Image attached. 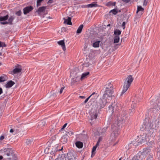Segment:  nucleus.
I'll list each match as a JSON object with an SVG mask.
<instances>
[{"label": "nucleus", "instance_id": "obj_1", "mask_svg": "<svg viewBox=\"0 0 160 160\" xmlns=\"http://www.w3.org/2000/svg\"><path fill=\"white\" fill-rule=\"evenodd\" d=\"M126 118L124 116L122 115L121 117L120 115H118L116 121H115V123L112 125V132L111 135V139L113 142L115 140L116 138L119 134L118 129L120 125V123L121 121L125 120Z\"/></svg>", "mask_w": 160, "mask_h": 160}, {"label": "nucleus", "instance_id": "obj_2", "mask_svg": "<svg viewBox=\"0 0 160 160\" xmlns=\"http://www.w3.org/2000/svg\"><path fill=\"white\" fill-rule=\"evenodd\" d=\"M150 152V150L147 148H144L143 151L139 154H138L136 156L137 159L138 160H142L144 159L146 156Z\"/></svg>", "mask_w": 160, "mask_h": 160}, {"label": "nucleus", "instance_id": "obj_3", "mask_svg": "<svg viewBox=\"0 0 160 160\" xmlns=\"http://www.w3.org/2000/svg\"><path fill=\"white\" fill-rule=\"evenodd\" d=\"M107 102V99L102 97V98L100 100L99 102L98 103L96 106V109H100L104 108Z\"/></svg>", "mask_w": 160, "mask_h": 160}, {"label": "nucleus", "instance_id": "obj_4", "mask_svg": "<svg viewBox=\"0 0 160 160\" xmlns=\"http://www.w3.org/2000/svg\"><path fill=\"white\" fill-rule=\"evenodd\" d=\"M113 89H111V90L109 89L105 90L102 97L105 98L107 99L108 98H112V97H114V95H113Z\"/></svg>", "mask_w": 160, "mask_h": 160}, {"label": "nucleus", "instance_id": "obj_5", "mask_svg": "<svg viewBox=\"0 0 160 160\" xmlns=\"http://www.w3.org/2000/svg\"><path fill=\"white\" fill-rule=\"evenodd\" d=\"M98 111H90L89 112L90 117L91 120L96 119L98 116Z\"/></svg>", "mask_w": 160, "mask_h": 160}, {"label": "nucleus", "instance_id": "obj_6", "mask_svg": "<svg viewBox=\"0 0 160 160\" xmlns=\"http://www.w3.org/2000/svg\"><path fill=\"white\" fill-rule=\"evenodd\" d=\"M15 16L14 15H11L8 20V22L5 21L2 22L1 23L2 25H5L6 24H9L10 25H12V22L13 20L15 18Z\"/></svg>", "mask_w": 160, "mask_h": 160}, {"label": "nucleus", "instance_id": "obj_7", "mask_svg": "<svg viewBox=\"0 0 160 160\" xmlns=\"http://www.w3.org/2000/svg\"><path fill=\"white\" fill-rule=\"evenodd\" d=\"M33 9V8L31 6H28L25 7L23 9V13L26 15L31 11Z\"/></svg>", "mask_w": 160, "mask_h": 160}, {"label": "nucleus", "instance_id": "obj_8", "mask_svg": "<svg viewBox=\"0 0 160 160\" xmlns=\"http://www.w3.org/2000/svg\"><path fill=\"white\" fill-rule=\"evenodd\" d=\"M4 155H7V156H10V157L8 158V159L11 160H17V158L16 155L10 152L8 153L7 152H6L5 153Z\"/></svg>", "mask_w": 160, "mask_h": 160}, {"label": "nucleus", "instance_id": "obj_9", "mask_svg": "<svg viewBox=\"0 0 160 160\" xmlns=\"http://www.w3.org/2000/svg\"><path fill=\"white\" fill-rule=\"evenodd\" d=\"M22 68L20 66H15V68L11 72V74L12 75H14L21 72Z\"/></svg>", "mask_w": 160, "mask_h": 160}, {"label": "nucleus", "instance_id": "obj_10", "mask_svg": "<svg viewBox=\"0 0 160 160\" xmlns=\"http://www.w3.org/2000/svg\"><path fill=\"white\" fill-rule=\"evenodd\" d=\"M133 80V78L132 75H130L128 76L126 79V82L124 83L130 86Z\"/></svg>", "mask_w": 160, "mask_h": 160}, {"label": "nucleus", "instance_id": "obj_11", "mask_svg": "<svg viewBox=\"0 0 160 160\" xmlns=\"http://www.w3.org/2000/svg\"><path fill=\"white\" fill-rule=\"evenodd\" d=\"M146 139L147 135L146 134H143L142 135L140 136L139 141L138 143L139 144L140 142V144H142V143L145 142L146 141Z\"/></svg>", "mask_w": 160, "mask_h": 160}, {"label": "nucleus", "instance_id": "obj_12", "mask_svg": "<svg viewBox=\"0 0 160 160\" xmlns=\"http://www.w3.org/2000/svg\"><path fill=\"white\" fill-rule=\"evenodd\" d=\"M46 7H41V18H44V16L43 15H46L47 14L48 12L46 10Z\"/></svg>", "mask_w": 160, "mask_h": 160}, {"label": "nucleus", "instance_id": "obj_13", "mask_svg": "<svg viewBox=\"0 0 160 160\" xmlns=\"http://www.w3.org/2000/svg\"><path fill=\"white\" fill-rule=\"evenodd\" d=\"M105 90L109 89L111 90V89H113V85L112 84L111 82L110 81L107 82V84L105 85Z\"/></svg>", "mask_w": 160, "mask_h": 160}, {"label": "nucleus", "instance_id": "obj_14", "mask_svg": "<svg viewBox=\"0 0 160 160\" xmlns=\"http://www.w3.org/2000/svg\"><path fill=\"white\" fill-rule=\"evenodd\" d=\"M98 97V95L97 93L95 92V94H94L92 97H91L92 98L90 100L89 103L91 105H92V103L95 102V101L97 98Z\"/></svg>", "mask_w": 160, "mask_h": 160}, {"label": "nucleus", "instance_id": "obj_15", "mask_svg": "<svg viewBox=\"0 0 160 160\" xmlns=\"http://www.w3.org/2000/svg\"><path fill=\"white\" fill-rule=\"evenodd\" d=\"M151 107V109H155L157 110L160 109V102H158V103H155L152 105Z\"/></svg>", "mask_w": 160, "mask_h": 160}, {"label": "nucleus", "instance_id": "obj_16", "mask_svg": "<svg viewBox=\"0 0 160 160\" xmlns=\"http://www.w3.org/2000/svg\"><path fill=\"white\" fill-rule=\"evenodd\" d=\"M137 99V98L136 97L135 98H134V101H133L132 102V103L131 105V108L132 110L136 109V107L137 106L136 103H137L138 102Z\"/></svg>", "mask_w": 160, "mask_h": 160}, {"label": "nucleus", "instance_id": "obj_17", "mask_svg": "<svg viewBox=\"0 0 160 160\" xmlns=\"http://www.w3.org/2000/svg\"><path fill=\"white\" fill-rule=\"evenodd\" d=\"M130 86L124 83V85L123 88V90L121 92V95H122L124 93H125L128 90Z\"/></svg>", "mask_w": 160, "mask_h": 160}, {"label": "nucleus", "instance_id": "obj_18", "mask_svg": "<svg viewBox=\"0 0 160 160\" xmlns=\"http://www.w3.org/2000/svg\"><path fill=\"white\" fill-rule=\"evenodd\" d=\"M64 23L69 25H72V23L71 22V17H68L67 19L64 18Z\"/></svg>", "mask_w": 160, "mask_h": 160}, {"label": "nucleus", "instance_id": "obj_19", "mask_svg": "<svg viewBox=\"0 0 160 160\" xmlns=\"http://www.w3.org/2000/svg\"><path fill=\"white\" fill-rule=\"evenodd\" d=\"M15 82L12 80L9 81L6 85V87L7 88H10L14 84Z\"/></svg>", "mask_w": 160, "mask_h": 160}, {"label": "nucleus", "instance_id": "obj_20", "mask_svg": "<svg viewBox=\"0 0 160 160\" xmlns=\"http://www.w3.org/2000/svg\"><path fill=\"white\" fill-rule=\"evenodd\" d=\"M144 9L141 6H138L137 7V13L140 12L141 14H142L143 12Z\"/></svg>", "mask_w": 160, "mask_h": 160}, {"label": "nucleus", "instance_id": "obj_21", "mask_svg": "<svg viewBox=\"0 0 160 160\" xmlns=\"http://www.w3.org/2000/svg\"><path fill=\"white\" fill-rule=\"evenodd\" d=\"M75 145L76 147L79 148H81L83 146V143L80 141H77L76 142Z\"/></svg>", "mask_w": 160, "mask_h": 160}, {"label": "nucleus", "instance_id": "obj_22", "mask_svg": "<svg viewBox=\"0 0 160 160\" xmlns=\"http://www.w3.org/2000/svg\"><path fill=\"white\" fill-rule=\"evenodd\" d=\"M89 74V72H87L83 73L80 79L81 80L84 79L85 78H87V76Z\"/></svg>", "mask_w": 160, "mask_h": 160}, {"label": "nucleus", "instance_id": "obj_23", "mask_svg": "<svg viewBox=\"0 0 160 160\" xmlns=\"http://www.w3.org/2000/svg\"><path fill=\"white\" fill-rule=\"evenodd\" d=\"M9 18V16L8 14L4 16H0V22H1L2 21L7 20Z\"/></svg>", "mask_w": 160, "mask_h": 160}, {"label": "nucleus", "instance_id": "obj_24", "mask_svg": "<svg viewBox=\"0 0 160 160\" xmlns=\"http://www.w3.org/2000/svg\"><path fill=\"white\" fill-rule=\"evenodd\" d=\"M98 6V4H97V2H93L92 3L88 4L87 5V7L89 8H92V7H97Z\"/></svg>", "mask_w": 160, "mask_h": 160}, {"label": "nucleus", "instance_id": "obj_25", "mask_svg": "<svg viewBox=\"0 0 160 160\" xmlns=\"http://www.w3.org/2000/svg\"><path fill=\"white\" fill-rule=\"evenodd\" d=\"M58 44L61 45L63 50L65 49V45L64 41L63 40H61L58 42Z\"/></svg>", "mask_w": 160, "mask_h": 160}, {"label": "nucleus", "instance_id": "obj_26", "mask_svg": "<svg viewBox=\"0 0 160 160\" xmlns=\"http://www.w3.org/2000/svg\"><path fill=\"white\" fill-rule=\"evenodd\" d=\"M99 145H97V144H96V145L93 147L92 151L91 157H93L95 155V151L96 150L97 147Z\"/></svg>", "mask_w": 160, "mask_h": 160}, {"label": "nucleus", "instance_id": "obj_27", "mask_svg": "<svg viewBox=\"0 0 160 160\" xmlns=\"http://www.w3.org/2000/svg\"><path fill=\"white\" fill-rule=\"evenodd\" d=\"M100 41H97L93 44L92 46L94 48H98L99 47L100 43Z\"/></svg>", "mask_w": 160, "mask_h": 160}, {"label": "nucleus", "instance_id": "obj_28", "mask_svg": "<svg viewBox=\"0 0 160 160\" xmlns=\"http://www.w3.org/2000/svg\"><path fill=\"white\" fill-rule=\"evenodd\" d=\"M83 27V25L82 24L81 25L77 30V33L78 34L81 33Z\"/></svg>", "mask_w": 160, "mask_h": 160}, {"label": "nucleus", "instance_id": "obj_29", "mask_svg": "<svg viewBox=\"0 0 160 160\" xmlns=\"http://www.w3.org/2000/svg\"><path fill=\"white\" fill-rule=\"evenodd\" d=\"M121 33V32L118 29H116L114 31V34L117 36L120 35Z\"/></svg>", "mask_w": 160, "mask_h": 160}, {"label": "nucleus", "instance_id": "obj_30", "mask_svg": "<svg viewBox=\"0 0 160 160\" xmlns=\"http://www.w3.org/2000/svg\"><path fill=\"white\" fill-rule=\"evenodd\" d=\"M119 37L118 36H116L114 38V43H117L119 41Z\"/></svg>", "mask_w": 160, "mask_h": 160}, {"label": "nucleus", "instance_id": "obj_31", "mask_svg": "<svg viewBox=\"0 0 160 160\" xmlns=\"http://www.w3.org/2000/svg\"><path fill=\"white\" fill-rule=\"evenodd\" d=\"M61 140V142L63 143L67 142V140L65 135L63 136L62 137Z\"/></svg>", "mask_w": 160, "mask_h": 160}, {"label": "nucleus", "instance_id": "obj_32", "mask_svg": "<svg viewBox=\"0 0 160 160\" xmlns=\"http://www.w3.org/2000/svg\"><path fill=\"white\" fill-rule=\"evenodd\" d=\"M115 4H116V2H108L106 4V5L107 6H115Z\"/></svg>", "mask_w": 160, "mask_h": 160}, {"label": "nucleus", "instance_id": "obj_33", "mask_svg": "<svg viewBox=\"0 0 160 160\" xmlns=\"http://www.w3.org/2000/svg\"><path fill=\"white\" fill-rule=\"evenodd\" d=\"M112 12L113 14L116 15L118 12V9H114L111 10L110 11V13Z\"/></svg>", "mask_w": 160, "mask_h": 160}, {"label": "nucleus", "instance_id": "obj_34", "mask_svg": "<svg viewBox=\"0 0 160 160\" xmlns=\"http://www.w3.org/2000/svg\"><path fill=\"white\" fill-rule=\"evenodd\" d=\"M95 94V92H93L88 98L86 99H85V100L84 101V104H85L87 102L89 99H90V98H91V97H92L93 95Z\"/></svg>", "mask_w": 160, "mask_h": 160}, {"label": "nucleus", "instance_id": "obj_35", "mask_svg": "<svg viewBox=\"0 0 160 160\" xmlns=\"http://www.w3.org/2000/svg\"><path fill=\"white\" fill-rule=\"evenodd\" d=\"M6 80V77L4 76H2L0 77V82H3Z\"/></svg>", "mask_w": 160, "mask_h": 160}, {"label": "nucleus", "instance_id": "obj_36", "mask_svg": "<svg viewBox=\"0 0 160 160\" xmlns=\"http://www.w3.org/2000/svg\"><path fill=\"white\" fill-rule=\"evenodd\" d=\"M15 13L16 15L18 16H20L22 15V12L21 10H19L18 11L16 12Z\"/></svg>", "mask_w": 160, "mask_h": 160}, {"label": "nucleus", "instance_id": "obj_37", "mask_svg": "<svg viewBox=\"0 0 160 160\" xmlns=\"http://www.w3.org/2000/svg\"><path fill=\"white\" fill-rule=\"evenodd\" d=\"M112 105H109L108 107V108L109 110H114L115 109H117L116 108H115V107H114L113 106H112Z\"/></svg>", "mask_w": 160, "mask_h": 160}, {"label": "nucleus", "instance_id": "obj_38", "mask_svg": "<svg viewBox=\"0 0 160 160\" xmlns=\"http://www.w3.org/2000/svg\"><path fill=\"white\" fill-rule=\"evenodd\" d=\"M149 0H144L143 6H146Z\"/></svg>", "mask_w": 160, "mask_h": 160}, {"label": "nucleus", "instance_id": "obj_39", "mask_svg": "<svg viewBox=\"0 0 160 160\" xmlns=\"http://www.w3.org/2000/svg\"><path fill=\"white\" fill-rule=\"evenodd\" d=\"M153 155H149L148 157L147 160H152V159Z\"/></svg>", "mask_w": 160, "mask_h": 160}, {"label": "nucleus", "instance_id": "obj_40", "mask_svg": "<svg viewBox=\"0 0 160 160\" xmlns=\"http://www.w3.org/2000/svg\"><path fill=\"white\" fill-rule=\"evenodd\" d=\"M42 124H41V125H42V126H44L46 124V121L45 120H42L41 121Z\"/></svg>", "mask_w": 160, "mask_h": 160}, {"label": "nucleus", "instance_id": "obj_41", "mask_svg": "<svg viewBox=\"0 0 160 160\" xmlns=\"http://www.w3.org/2000/svg\"><path fill=\"white\" fill-rule=\"evenodd\" d=\"M102 140V138L101 137L99 138L98 141L97 142V145H99L100 142Z\"/></svg>", "mask_w": 160, "mask_h": 160}, {"label": "nucleus", "instance_id": "obj_42", "mask_svg": "<svg viewBox=\"0 0 160 160\" xmlns=\"http://www.w3.org/2000/svg\"><path fill=\"white\" fill-rule=\"evenodd\" d=\"M125 24H126L125 22H123L122 23V27L123 29H124L125 28Z\"/></svg>", "mask_w": 160, "mask_h": 160}, {"label": "nucleus", "instance_id": "obj_43", "mask_svg": "<svg viewBox=\"0 0 160 160\" xmlns=\"http://www.w3.org/2000/svg\"><path fill=\"white\" fill-rule=\"evenodd\" d=\"M37 7L40 6V0H38L37 1Z\"/></svg>", "mask_w": 160, "mask_h": 160}, {"label": "nucleus", "instance_id": "obj_44", "mask_svg": "<svg viewBox=\"0 0 160 160\" xmlns=\"http://www.w3.org/2000/svg\"><path fill=\"white\" fill-rule=\"evenodd\" d=\"M26 143L27 145H28L31 143V141L30 140L27 139L26 141Z\"/></svg>", "mask_w": 160, "mask_h": 160}, {"label": "nucleus", "instance_id": "obj_45", "mask_svg": "<svg viewBox=\"0 0 160 160\" xmlns=\"http://www.w3.org/2000/svg\"><path fill=\"white\" fill-rule=\"evenodd\" d=\"M64 87H62L59 93L60 94H61L63 92V91L64 89Z\"/></svg>", "mask_w": 160, "mask_h": 160}, {"label": "nucleus", "instance_id": "obj_46", "mask_svg": "<svg viewBox=\"0 0 160 160\" xmlns=\"http://www.w3.org/2000/svg\"><path fill=\"white\" fill-rule=\"evenodd\" d=\"M62 32H65L67 30V29L65 27H63L61 28Z\"/></svg>", "mask_w": 160, "mask_h": 160}, {"label": "nucleus", "instance_id": "obj_47", "mask_svg": "<svg viewBox=\"0 0 160 160\" xmlns=\"http://www.w3.org/2000/svg\"><path fill=\"white\" fill-rule=\"evenodd\" d=\"M67 123H65L62 126V128H61V130L63 129L67 126Z\"/></svg>", "mask_w": 160, "mask_h": 160}, {"label": "nucleus", "instance_id": "obj_48", "mask_svg": "<svg viewBox=\"0 0 160 160\" xmlns=\"http://www.w3.org/2000/svg\"><path fill=\"white\" fill-rule=\"evenodd\" d=\"M107 128H103L102 130V132L103 133L105 132L106 131Z\"/></svg>", "mask_w": 160, "mask_h": 160}, {"label": "nucleus", "instance_id": "obj_49", "mask_svg": "<svg viewBox=\"0 0 160 160\" xmlns=\"http://www.w3.org/2000/svg\"><path fill=\"white\" fill-rule=\"evenodd\" d=\"M4 138V137L3 136H1L0 137V140H3Z\"/></svg>", "mask_w": 160, "mask_h": 160}, {"label": "nucleus", "instance_id": "obj_50", "mask_svg": "<svg viewBox=\"0 0 160 160\" xmlns=\"http://www.w3.org/2000/svg\"><path fill=\"white\" fill-rule=\"evenodd\" d=\"M2 46L1 47H6V44L4 43V42H2Z\"/></svg>", "mask_w": 160, "mask_h": 160}, {"label": "nucleus", "instance_id": "obj_51", "mask_svg": "<svg viewBox=\"0 0 160 160\" xmlns=\"http://www.w3.org/2000/svg\"><path fill=\"white\" fill-rule=\"evenodd\" d=\"M37 12L38 14H40V7H39L38 9Z\"/></svg>", "mask_w": 160, "mask_h": 160}, {"label": "nucleus", "instance_id": "obj_52", "mask_svg": "<svg viewBox=\"0 0 160 160\" xmlns=\"http://www.w3.org/2000/svg\"><path fill=\"white\" fill-rule=\"evenodd\" d=\"M3 92L2 90V88H0V95Z\"/></svg>", "mask_w": 160, "mask_h": 160}, {"label": "nucleus", "instance_id": "obj_53", "mask_svg": "<svg viewBox=\"0 0 160 160\" xmlns=\"http://www.w3.org/2000/svg\"><path fill=\"white\" fill-rule=\"evenodd\" d=\"M79 98H85L86 97L85 96H80Z\"/></svg>", "mask_w": 160, "mask_h": 160}, {"label": "nucleus", "instance_id": "obj_54", "mask_svg": "<svg viewBox=\"0 0 160 160\" xmlns=\"http://www.w3.org/2000/svg\"><path fill=\"white\" fill-rule=\"evenodd\" d=\"M123 1L126 2H129L130 0H122Z\"/></svg>", "mask_w": 160, "mask_h": 160}, {"label": "nucleus", "instance_id": "obj_55", "mask_svg": "<svg viewBox=\"0 0 160 160\" xmlns=\"http://www.w3.org/2000/svg\"><path fill=\"white\" fill-rule=\"evenodd\" d=\"M52 1L51 0H49L48 2V3H52Z\"/></svg>", "mask_w": 160, "mask_h": 160}, {"label": "nucleus", "instance_id": "obj_56", "mask_svg": "<svg viewBox=\"0 0 160 160\" xmlns=\"http://www.w3.org/2000/svg\"><path fill=\"white\" fill-rule=\"evenodd\" d=\"M10 132H13V129H11L10 130Z\"/></svg>", "mask_w": 160, "mask_h": 160}, {"label": "nucleus", "instance_id": "obj_57", "mask_svg": "<svg viewBox=\"0 0 160 160\" xmlns=\"http://www.w3.org/2000/svg\"><path fill=\"white\" fill-rule=\"evenodd\" d=\"M2 42H1L0 41V47H1L2 46Z\"/></svg>", "mask_w": 160, "mask_h": 160}, {"label": "nucleus", "instance_id": "obj_58", "mask_svg": "<svg viewBox=\"0 0 160 160\" xmlns=\"http://www.w3.org/2000/svg\"><path fill=\"white\" fill-rule=\"evenodd\" d=\"M3 158V157L2 156H0V160H2Z\"/></svg>", "mask_w": 160, "mask_h": 160}, {"label": "nucleus", "instance_id": "obj_59", "mask_svg": "<svg viewBox=\"0 0 160 160\" xmlns=\"http://www.w3.org/2000/svg\"><path fill=\"white\" fill-rule=\"evenodd\" d=\"M69 134V132H66V134L67 135H68V134Z\"/></svg>", "mask_w": 160, "mask_h": 160}, {"label": "nucleus", "instance_id": "obj_60", "mask_svg": "<svg viewBox=\"0 0 160 160\" xmlns=\"http://www.w3.org/2000/svg\"><path fill=\"white\" fill-rule=\"evenodd\" d=\"M72 159H73L72 158H68V160H72Z\"/></svg>", "mask_w": 160, "mask_h": 160}, {"label": "nucleus", "instance_id": "obj_61", "mask_svg": "<svg viewBox=\"0 0 160 160\" xmlns=\"http://www.w3.org/2000/svg\"><path fill=\"white\" fill-rule=\"evenodd\" d=\"M70 133H71L72 135L73 134V133L72 132H71Z\"/></svg>", "mask_w": 160, "mask_h": 160}, {"label": "nucleus", "instance_id": "obj_62", "mask_svg": "<svg viewBox=\"0 0 160 160\" xmlns=\"http://www.w3.org/2000/svg\"><path fill=\"white\" fill-rule=\"evenodd\" d=\"M63 149L62 147L61 149L60 150H62Z\"/></svg>", "mask_w": 160, "mask_h": 160}, {"label": "nucleus", "instance_id": "obj_63", "mask_svg": "<svg viewBox=\"0 0 160 160\" xmlns=\"http://www.w3.org/2000/svg\"><path fill=\"white\" fill-rule=\"evenodd\" d=\"M70 153H68V155H70Z\"/></svg>", "mask_w": 160, "mask_h": 160}, {"label": "nucleus", "instance_id": "obj_64", "mask_svg": "<svg viewBox=\"0 0 160 160\" xmlns=\"http://www.w3.org/2000/svg\"><path fill=\"white\" fill-rule=\"evenodd\" d=\"M110 24H108V26H110Z\"/></svg>", "mask_w": 160, "mask_h": 160}]
</instances>
